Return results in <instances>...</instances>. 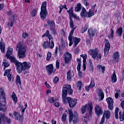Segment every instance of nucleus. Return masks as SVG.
Wrapping results in <instances>:
<instances>
[{"label":"nucleus","mask_w":124,"mask_h":124,"mask_svg":"<svg viewBox=\"0 0 124 124\" xmlns=\"http://www.w3.org/2000/svg\"><path fill=\"white\" fill-rule=\"evenodd\" d=\"M12 53H13V48L10 46L8 47L6 57L7 59H9L12 62H13V63L16 64L18 73L20 74V73H22L23 70L25 71V70L27 69H30L31 68L30 63L26 62H24L22 63L18 62L15 58L11 56Z\"/></svg>","instance_id":"nucleus-1"},{"label":"nucleus","mask_w":124,"mask_h":124,"mask_svg":"<svg viewBox=\"0 0 124 124\" xmlns=\"http://www.w3.org/2000/svg\"><path fill=\"white\" fill-rule=\"evenodd\" d=\"M12 97L15 102H17V96H16V94H15V93L13 92Z\"/></svg>","instance_id":"nucleus-38"},{"label":"nucleus","mask_w":124,"mask_h":124,"mask_svg":"<svg viewBox=\"0 0 124 124\" xmlns=\"http://www.w3.org/2000/svg\"><path fill=\"white\" fill-rule=\"evenodd\" d=\"M98 52H99V50H98V49L97 48V50L94 51L92 58L94 60L96 59L97 61H101L102 56L101 55V54L99 53Z\"/></svg>","instance_id":"nucleus-9"},{"label":"nucleus","mask_w":124,"mask_h":124,"mask_svg":"<svg viewBox=\"0 0 124 124\" xmlns=\"http://www.w3.org/2000/svg\"><path fill=\"white\" fill-rule=\"evenodd\" d=\"M86 43L87 45H90V46H91V39H87L86 40Z\"/></svg>","instance_id":"nucleus-61"},{"label":"nucleus","mask_w":124,"mask_h":124,"mask_svg":"<svg viewBox=\"0 0 124 124\" xmlns=\"http://www.w3.org/2000/svg\"><path fill=\"white\" fill-rule=\"evenodd\" d=\"M87 107H88V104H86L85 106H83L81 107L80 111L82 114H85L87 111Z\"/></svg>","instance_id":"nucleus-26"},{"label":"nucleus","mask_w":124,"mask_h":124,"mask_svg":"<svg viewBox=\"0 0 124 124\" xmlns=\"http://www.w3.org/2000/svg\"><path fill=\"white\" fill-rule=\"evenodd\" d=\"M16 20H17V16L15 15H13L10 20V21H9V22L7 23V26L8 27L10 26L11 28H12Z\"/></svg>","instance_id":"nucleus-14"},{"label":"nucleus","mask_w":124,"mask_h":124,"mask_svg":"<svg viewBox=\"0 0 124 124\" xmlns=\"http://www.w3.org/2000/svg\"><path fill=\"white\" fill-rule=\"evenodd\" d=\"M3 64L4 66V70L5 69V68H6V67H8V66H9V63L5 62H3Z\"/></svg>","instance_id":"nucleus-55"},{"label":"nucleus","mask_w":124,"mask_h":124,"mask_svg":"<svg viewBox=\"0 0 124 124\" xmlns=\"http://www.w3.org/2000/svg\"><path fill=\"white\" fill-rule=\"evenodd\" d=\"M89 37H93L95 35V31L93 29H90L88 31Z\"/></svg>","instance_id":"nucleus-20"},{"label":"nucleus","mask_w":124,"mask_h":124,"mask_svg":"<svg viewBox=\"0 0 124 124\" xmlns=\"http://www.w3.org/2000/svg\"><path fill=\"white\" fill-rule=\"evenodd\" d=\"M98 95L99 97H100V100H103L104 98V93L101 89H98Z\"/></svg>","instance_id":"nucleus-19"},{"label":"nucleus","mask_w":124,"mask_h":124,"mask_svg":"<svg viewBox=\"0 0 124 124\" xmlns=\"http://www.w3.org/2000/svg\"><path fill=\"white\" fill-rule=\"evenodd\" d=\"M94 86H95V85L94 84V81H93V80L91 79V82L89 85V87H91V89H93V87H94Z\"/></svg>","instance_id":"nucleus-52"},{"label":"nucleus","mask_w":124,"mask_h":124,"mask_svg":"<svg viewBox=\"0 0 124 124\" xmlns=\"http://www.w3.org/2000/svg\"><path fill=\"white\" fill-rule=\"evenodd\" d=\"M52 57V54L50 52H47V56H46V61H50L51 57Z\"/></svg>","instance_id":"nucleus-41"},{"label":"nucleus","mask_w":124,"mask_h":124,"mask_svg":"<svg viewBox=\"0 0 124 124\" xmlns=\"http://www.w3.org/2000/svg\"><path fill=\"white\" fill-rule=\"evenodd\" d=\"M105 49H104V53H105V57L107 56L108 52H109V50H110V43L108 40L105 39Z\"/></svg>","instance_id":"nucleus-10"},{"label":"nucleus","mask_w":124,"mask_h":124,"mask_svg":"<svg viewBox=\"0 0 124 124\" xmlns=\"http://www.w3.org/2000/svg\"><path fill=\"white\" fill-rule=\"evenodd\" d=\"M76 29V28H73L71 30L69 34V36L68 37V39L70 42L69 46H72V44H73L74 41V47H76L77 45H78L79 42H80V41H81V39H80V38L72 36V35L73 34V33H74V31H75Z\"/></svg>","instance_id":"nucleus-4"},{"label":"nucleus","mask_w":124,"mask_h":124,"mask_svg":"<svg viewBox=\"0 0 124 124\" xmlns=\"http://www.w3.org/2000/svg\"><path fill=\"white\" fill-rule=\"evenodd\" d=\"M3 7H4V4L3 3L0 4V10H1Z\"/></svg>","instance_id":"nucleus-64"},{"label":"nucleus","mask_w":124,"mask_h":124,"mask_svg":"<svg viewBox=\"0 0 124 124\" xmlns=\"http://www.w3.org/2000/svg\"><path fill=\"white\" fill-rule=\"evenodd\" d=\"M67 12L69 14L70 27L71 29H73V28H74V22H73V20H72V17H71V16L76 19V20H79V17H77L76 15L73 13V7H71L69 10L67 11Z\"/></svg>","instance_id":"nucleus-7"},{"label":"nucleus","mask_w":124,"mask_h":124,"mask_svg":"<svg viewBox=\"0 0 124 124\" xmlns=\"http://www.w3.org/2000/svg\"><path fill=\"white\" fill-rule=\"evenodd\" d=\"M83 3L86 5V6H88V5H89V4H88V0H84Z\"/></svg>","instance_id":"nucleus-62"},{"label":"nucleus","mask_w":124,"mask_h":124,"mask_svg":"<svg viewBox=\"0 0 124 124\" xmlns=\"http://www.w3.org/2000/svg\"><path fill=\"white\" fill-rule=\"evenodd\" d=\"M97 48H95L94 49H90L88 51V53L89 55H92V57H93V53L94 52V51H96Z\"/></svg>","instance_id":"nucleus-39"},{"label":"nucleus","mask_w":124,"mask_h":124,"mask_svg":"<svg viewBox=\"0 0 124 124\" xmlns=\"http://www.w3.org/2000/svg\"><path fill=\"white\" fill-rule=\"evenodd\" d=\"M71 60H72V59H69V58L67 57H64V62L66 63H69V62L70 61H71Z\"/></svg>","instance_id":"nucleus-42"},{"label":"nucleus","mask_w":124,"mask_h":124,"mask_svg":"<svg viewBox=\"0 0 124 124\" xmlns=\"http://www.w3.org/2000/svg\"><path fill=\"white\" fill-rule=\"evenodd\" d=\"M47 23L48 26H50V30L52 29H55L56 25H55V22L54 21L48 20Z\"/></svg>","instance_id":"nucleus-21"},{"label":"nucleus","mask_w":124,"mask_h":124,"mask_svg":"<svg viewBox=\"0 0 124 124\" xmlns=\"http://www.w3.org/2000/svg\"><path fill=\"white\" fill-rule=\"evenodd\" d=\"M50 45H51V43H50V42H49L48 43V41H45L44 43L43 46L44 48H50V49H53V48H54L55 46V44H54V41H51V46H50Z\"/></svg>","instance_id":"nucleus-12"},{"label":"nucleus","mask_w":124,"mask_h":124,"mask_svg":"<svg viewBox=\"0 0 124 124\" xmlns=\"http://www.w3.org/2000/svg\"><path fill=\"white\" fill-rule=\"evenodd\" d=\"M89 66H90V68H89L90 70L91 71H93V68H94L93 65H90Z\"/></svg>","instance_id":"nucleus-63"},{"label":"nucleus","mask_w":124,"mask_h":124,"mask_svg":"<svg viewBox=\"0 0 124 124\" xmlns=\"http://www.w3.org/2000/svg\"><path fill=\"white\" fill-rule=\"evenodd\" d=\"M62 122H65L66 121V114L62 115Z\"/></svg>","instance_id":"nucleus-57"},{"label":"nucleus","mask_w":124,"mask_h":124,"mask_svg":"<svg viewBox=\"0 0 124 124\" xmlns=\"http://www.w3.org/2000/svg\"><path fill=\"white\" fill-rule=\"evenodd\" d=\"M67 92L68 94H72L73 90L71 89V85H64L62 87V102L64 104L66 103V95H67Z\"/></svg>","instance_id":"nucleus-3"},{"label":"nucleus","mask_w":124,"mask_h":124,"mask_svg":"<svg viewBox=\"0 0 124 124\" xmlns=\"http://www.w3.org/2000/svg\"><path fill=\"white\" fill-rule=\"evenodd\" d=\"M77 69L78 71H80V70H81V62H78V63Z\"/></svg>","instance_id":"nucleus-53"},{"label":"nucleus","mask_w":124,"mask_h":124,"mask_svg":"<svg viewBox=\"0 0 124 124\" xmlns=\"http://www.w3.org/2000/svg\"><path fill=\"white\" fill-rule=\"evenodd\" d=\"M5 45H4V43L1 42H0V49L2 53H3L5 51Z\"/></svg>","instance_id":"nucleus-30"},{"label":"nucleus","mask_w":124,"mask_h":124,"mask_svg":"<svg viewBox=\"0 0 124 124\" xmlns=\"http://www.w3.org/2000/svg\"><path fill=\"white\" fill-rule=\"evenodd\" d=\"M11 72V69L6 70L5 71V73H4L3 76L5 77L6 76V75H8V74H9V73Z\"/></svg>","instance_id":"nucleus-54"},{"label":"nucleus","mask_w":124,"mask_h":124,"mask_svg":"<svg viewBox=\"0 0 124 124\" xmlns=\"http://www.w3.org/2000/svg\"><path fill=\"white\" fill-rule=\"evenodd\" d=\"M37 14V11L36 10V9H33L32 11V12L31 13V17H35V16H36Z\"/></svg>","instance_id":"nucleus-37"},{"label":"nucleus","mask_w":124,"mask_h":124,"mask_svg":"<svg viewBox=\"0 0 124 124\" xmlns=\"http://www.w3.org/2000/svg\"><path fill=\"white\" fill-rule=\"evenodd\" d=\"M14 116L15 117V120L16 121H21V119H22V116L19 114L18 112L15 111L14 112Z\"/></svg>","instance_id":"nucleus-22"},{"label":"nucleus","mask_w":124,"mask_h":124,"mask_svg":"<svg viewBox=\"0 0 124 124\" xmlns=\"http://www.w3.org/2000/svg\"><path fill=\"white\" fill-rule=\"evenodd\" d=\"M56 68L57 69H59L60 68V60H58L56 62Z\"/></svg>","instance_id":"nucleus-50"},{"label":"nucleus","mask_w":124,"mask_h":124,"mask_svg":"<svg viewBox=\"0 0 124 124\" xmlns=\"http://www.w3.org/2000/svg\"><path fill=\"white\" fill-rule=\"evenodd\" d=\"M50 33L49 32V30H47L45 33L42 36V37H45V36H46V37H47V36H49Z\"/></svg>","instance_id":"nucleus-48"},{"label":"nucleus","mask_w":124,"mask_h":124,"mask_svg":"<svg viewBox=\"0 0 124 124\" xmlns=\"http://www.w3.org/2000/svg\"><path fill=\"white\" fill-rule=\"evenodd\" d=\"M12 73L10 72L7 75L8 79L10 82H11V80L12 79Z\"/></svg>","instance_id":"nucleus-45"},{"label":"nucleus","mask_w":124,"mask_h":124,"mask_svg":"<svg viewBox=\"0 0 124 124\" xmlns=\"http://www.w3.org/2000/svg\"><path fill=\"white\" fill-rule=\"evenodd\" d=\"M104 122H105V116L103 115L101 119V121L100 123V124H103L104 123Z\"/></svg>","instance_id":"nucleus-58"},{"label":"nucleus","mask_w":124,"mask_h":124,"mask_svg":"<svg viewBox=\"0 0 124 124\" xmlns=\"http://www.w3.org/2000/svg\"><path fill=\"white\" fill-rule=\"evenodd\" d=\"M82 8V5H81V4L80 3H78L77 7L75 8V11L76 12H78V11H80V10H81V8Z\"/></svg>","instance_id":"nucleus-33"},{"label":"nucleus","mask_w":124,"mask_h":124,"mask_svg":"<svg viewBox=\"0 0 124 124\" xmlns=\"http://www.w3.org/2000/svg\"><path fill=\"white\" fill-rule=\"evenodd\" d=\"M118 112H119V108H116L114 112L115 118L116 120L119 119V114H118Z\"/></svg>","instance_id":"nucleus-32"},{"label":"nucleus","mask_w":124,"mask_h":124,"mask_svg":"<svg viewBox=\"0 0 124 124\" xmlns=\"http://www.w3.org/2000/svg\"><path fill=\"white\" fill-rule=\"evenodd\" d=\"M87 109L88 110L89 109L88 117H92V113L93 112V106L90 105L89 106H88Z\"/></svg>","instance_id":"nucleus-29"},{"label":"nucleus","mask_w":124,"mask_h":124,"mask_svg":"<svg viewBox=\"0 0 124 124\" xmlns=\"http://www.w3.org/2000/svg\"><path fill=\"white\" fill-rule=\"evenodd\" d=\"M56 100H55V98L52 97L51 99H48V101L49 103H54Z\"/></svg>","instance_id":"nucleus-51"},{"label":"nucleus","mask_w":124,"mask_h":124,"mask_svg":"<svg viewBox=\"0 0 124 124\" xmlns=\"http://www.w3.org/2000/svg\"><path fill=\"white\" fill-rule=\"evenodd\" d=\"M111 80L113 83H116L117 82V75H116V72H115V71L113 72V73L112 74Z\"/></svg>","instance_id":"nucleus-25"},{"label":"nucleus","mask_w":124,"mask_h":124,"mask_svg":"<svg viewBox=\"0 0 124 124\" xmlns=\"http://www.w3.org/2000/svg\"><path fill=\"white\" fill-rule=\"evenodd\" d=\"M66 103H68L70 108H73L75 107L77 104V99H73L70 97H67L66 98Z\"/></svg>","instance_id":"nucleus-8"},{"label":"nucleus","mask_w":124,"mask_h":124,"mask_svg":"<svg viewBox=\"0 0 124 124\" xmlns=\"http://www.w3.org/2000/svg\"><path fill=\"white\" fill-rule=\"evenodd\" d=\"M46 68L47 70V72L48 75L51 76V75H52V73H53V71H54V66H53V64H50L46 66Z\"/></svg>","instance_id":"nucleus-15"},{"label":"nucleus","mask_w":124,"mask_h":124,"mask_svg":"<svg viewBox=\"0 0 124 124\" xmlns=\"http://www.w3.org/2000/svg\"><path fill=\"white\" fill-rule=\"evenodd\" d=\"M94 109L95 113L97 116H100V115H102V113H103V110H102V108H101L100 105H96L95 106Z\"/></svg>","instance_id":"nucleus-13"},{"label":"nucleus","mask_w":124,"mask_h":124,"mask_svg":"<svg viewBox=\"0 0 124 124\" xmlns=\"http://www.w3.org/2000/svg\"><path fill=\"white\" fill-rule=\"evenodd\" d=\"M119 93H121V91L120 90H116V93H115V97L116 99L119 97Z\"/></svg>","instance_id":"nucleus-49"},{"label":"nucleus","mask_w":124,"mask_h":124,"mask_svg":"<svg viewBox=\"0 0 124 124\" xmlns=\"http://www.w3.org/2000/svg\"><path fill=\"white\" fill-rule=\"evenodd\" d=\"M16 83H19V85L21 86V78H20V76H16Z\"/></svg>","instance_id":"nucleus-47"},{"label":"nucleus","mask_w":124,"mask_h":124,"mask_svg":"<svg viewBox=\"0 0 124 124\" xmlns=\"http://www.w3.org/2000/svg\"><path fill=\"white\" fill-rule=\"evenodd\" d=\"M89 28V24H87L85 25V26L82 29L81 31L82 33H84L85 31H88V29Z\"/></svg>","instance_id":"nucleus-35"},{"label":"nucleus","mask_w":124,"mask_h":124,"mask_svg":"<svg viewBox=\"0 0 124 124\" xmlns=\"http://www.w3.org/2000/svg\"><path fill=\"white\" fill-rule=\"evenodd\" d=\"M47 37H48V39H49V42H51V41H53L54 38L52 37V36L51 35H49L48 36H47Z\"/></svg>","instance_id":"nucleus-59"},{"label":"nucleus","mask_w":124,"mask_h":124,"mask_svg":"<svg viewBox=\"0 0 124 124\" xmlns=\"http://www.w3.org/2000/svg\"><path fill=\"white\" fill-rule=\"evenodd\" d=\"M2 121H3L1 122V124H4L6 122L7 123V124H11V119L10 118H8L7 117L5 116L4 114L2 115L1 119Z\"/></svg>","instance_id":"nucleus-17"},{"label":"nucleus","mask_w":124,"mask_h":124,"mask_svg":"<svg viewBox=\"0 0 124 124\" xmlns=\"http://www.w3.org/2000/svg\"><path fill=\"white\" fill-rule=\"evenodd\" d=\"M22 38L23 39H28V38H29V34H28V33H23L22 34Z\"/></svg>","instance_id":"nucleus-40"},{"label":"nucleus","mask_w":124,"mask_h":124,"mask_svg":"<svg viewBox=\"0 0 124 124\" xmlns=\"http://www.w3.org/2000/svg\"><path fill=\"white\" fill-rule=\"evenodd\" d=\"M77 87H78V90H81L82 89V82L81 81H78L77 83Z\"/></svg>","instance_id":"nucleus-44"},{"label":"nucleus","mask_w":124,"mask_h":124,"mask_svg":"<svg viewBox=\"0 0 124 124\" xmlns=\"http://www.w3.org/2000/svg\"><path fill=\"white\" fill-rule=\"evenodd\" d=\"M116 33L118 34L119 37H121V36H122V34H123V28H118L116 30Z\"/></svg>","instance_id":"nucleus-27"},{"label":"nucleus","mask_w":124,"mask_h":124,"mask_svg":"<svg viewBox=\"0 0 124 124\" xmlns=\"http://www.w3.org/2000/svg\"><path fill=\"white\" fill-rule=\"evenodd\" d=\"M26 46L23 45V42L19 41L16 46V51H18L17 57L19 59H25L26 57Z\"/></svg>","instance_id":"nucleus-2"},{"label":"nucleus","mask_w":124,"mask_h":124,"mask_svg":"<svg viewBox=\"0 0 124 124\" xmlns=\"http://www.w3.org/2000/svg\"><path fill=\"white\" fill-rule=\"evenodd\" d=\"M46 6H47V1L43 2L40 13L41 20H45L47 15H48V12H47Z\"/></svg>","instance_id":"nucleus-6"},{"label":"nucleus","mask_w":124,"mask_h":124,"mask_svg":"<svg viewBox=\"0 0 124 124\" xmlns=\"http://www.w3.org/2000/svg\"><path fill=\"white\" fill-rule=\"evenodd\" d=\"M54 83H57V82H59V77H56L53 80Z\"/></svg>","instance_id":"nucleus-60"},{"label":"nucleus","mask_w":124,"mask_h":124,"mask_svg":"<svg viewBox=\"0 0 124 124\" xmlns=\"http://www.w3.org/2000/svg\"><path fill=\"white\" fill-rule=\"evenodd\" d=\"M50 30L51 31V32H52L53 35L55 36L56 34H57V31L55 28H52L50 29Z\"/></svg>","instance_id":"nucleus-56"},{"label":"nucleus","mask_w":124,"mask_h":124,"mask_svg":"<svg viewBox=\"0 0 124 124\" xmlns=\"http://www.w3.org/2000/svg\"><path fill=\"white\" fill-rule=\"evenodd\" d=\"M104 115H105L106 119H107L108 120L109 119V118H110V115H111L110 111L108 110L106 111L105 113H104L103 116H104Z\"/></svg>","instance_id":"nucleus-34"},{"label":"nucleus","mask_w":124,"mask_h":124,"mask_svg":"<svg viewBox=\"0 0 124 124\" xmlns=\"http://www.w3.org/2000/svg\"><path fill=\"white\" fill-rule=\"evenodd\" d=\"M0 94L2 96L3 102L5 104V102H6V98L5 97V93H4V91L3 90H1V91H0Z\"/></svg>","instance_id":"nucleus-23"},{"label":"nucleus","mask_w":124,"mask_h":124,"mask_svg":"<svg viewBox=\"0 0 124 124\" xmlns=\"http://www.w3.org/2000/svg\"><path fill=\"white\" fill-rule=\"evenodd\" d=\"M94 15V11H93L92 9H89V12H87V18H91L92 16Z\"/></svg>","instance_id":"nucleus-24"},{"label":"nucleus","mask_w":124,"mask_h":124,"mask_svg":"<svg viewBox=\"0 0 124 124\" xmlns=\"http://www.w3.org/2000/svg\"><path fill=\"white\" fill-rule=\"evenodd\" d=\"M64 57H67V58H69V59H72V55H71V54L69 53L68 52L65 53Z\"/></svg>","instance_id":"nucleus-43"},{"label":"nucleus","mask_w":124,"mask_h":124,"mask_svg":"<svg viewBox=\"0 0 124 124\" xmlns=\"http://www.w3.org/2000/svg\"><path fill=\"white\" fill-rule=\"evenodd\" d=\"M110 33L108 35V37L109 38V39H111L114 37V30H113V28L110 29Z\"/></svg>","instance_id":"nucleus-36"},{"label":"nucleus","mask_w":124,"mask_h":124,"mask_svg":"<svg viewBox=\"0 0 124 124\" xmlns=\"http://www.w3.org/2000/svg\"><path fill=\"white\" fill-rule=\"evenodd\" d=\"M80 16L83 18L85 17H88V12L86 11V9L84 7L82 8L81 12L80 13Z\"/></svg>","instance_id":"nucleus-18"},{"label":"nucleus","mask_w":124,"mask_h":124,"mask_svg":"<svg viewBox=\"0 0 124 124\" xmlns=\"http://www.w3.org/2000/svg\"><path fill=\"white\" fill-rule=\"evenodd\" d=\"M69 112V122L71 123L73 122V124H78L79 122V119H78V113L76 112L73 114V110L72 108L68 109Z\"/></svg>","instance_id":"nucleus-5"},{"label":"nucleus","mask_w":124,"mask_h":124,"mask_svg":"<svg viewBox=\"0 0 124 124\" xmlns=\"http://www.w3.org/2000/svg\"><path fill=\"white\" fill-rule=\"evenodd\" d=\"M119 52L116 51V53H115L113 56V59L115 61V62H118L119 59Z\"/></svg>","instance_id":"nucleus-28"},{"label":"nucleus","mask_w":124,"mask_h":124,"mask_svg":"<svg viewBox=\"0 0 124 124\" xmlns=\"http://www.w3.org/2000/svg\"><path fill=\"white\" fill-rule=\"evenodd\" d=\"M72 78V75H71V71L69 70L67 73V79L68 81H70L71 80Z\"/></svg>","instance_id":"nucleus-31"},{"label":"nucleus","mask_w":124,"mask_h":124,"mask_svg":"<svg viewBox=\"0 0 124 124\" xmlns=\"http://www.w3.org/2000/svg\"><path fill=\"white\" fill-rule=\"evenodd\" d=\"M80 57L83 59V65L82 66L83 67V71H85L86 70V64L87 63L86 61H87V54H82L80 55Z\"/></svg>","instance_id":"nucleus-16"},{"label":"nucleus","mask_w":124,"mask_h":124,"mask_svg":"<svg viewBox=\"0 0 124 124\" xmlns=\"http://www.w3.org/2000/svg\"><path fill=\"white\" fill-rule=\"evenodd\" d=\"M106 101L108 104V108L109 110H112L114 108V101L112 97H109L106 99Z\"/></svg>","instance_id":"nucleus-11"},{"label":"nucleus","mask_w":124,"mask_h":124,"mask_svg":"<svg viewBox=\"0 0 124 124\" xmlns=\"http://www.w3.org/2000/svg\"><path fill=\"white\" fill-rule=\"evenodd\" d=\"M5 110V105H2L0 103V111H4Z\"/></svg>","instance_id":"nucleus-46"}]
</instances>
